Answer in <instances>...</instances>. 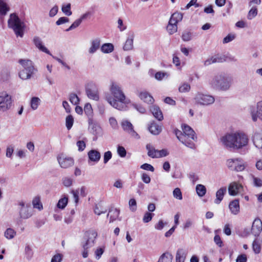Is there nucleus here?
<instances>
[{
    "label": "nucleus",
    "instance_id": "f257e3e1",
    "mask_svg": "<svg viewBox=\"0 0 262 262\" xmlns=\"http://www.w3.org/2000/svg\"><path fill=\"white\" fill-rule=\"evenodd\" d=\"M249 138L247 134L241 131L226 134L220 138V142L226 148L238 150L248 144Z\"/></svg>",
    "mask_w": 262,
    "mask_h": 262
},
{
    "label": "nucleus",
    "instance_id": "f03ea898",
    "mask_svg": "<svg viewBox=\"0 0 262 262\" xmlns=\"http://www.w3.org/2000/svg\"><path fill=\"white\" fill-rule=\"evenodd\" d=\"M110 90L114 98L107 94L105 96V100L113 107L120 111L125 110L126 106L124 104L129 103V101L126 99L125 94L120 85L115 82H112Z\"/></svg>",
    "mask_w": 262,
    "mask_h": 262
},
{
    "label": "nucleus",
    "instance_id": "7ed1b4c3",
    "mask_svg": "<svg viewBox=\"0 0 262 262\" xmlns=\"http://www.w3.org/2000/svg\"><path fill=\"white\" fill-rule=\"evenodd\" d=\"M182 132L179 129L174 130L178 139L187 147L194 149L196 146L194 142L196 141L197 137L194 131L188 125L184 124L182 126Z\"/></svg>",
    "mask_w": 262,
    "mask_h": 262
},
{
    "label": "nucleus",
    "instance_id": "20e7f679",
    "mask_svg": "<svg viewBox=\"0 0 262 262\" xmlns=\"http://www.w3.org/2000/svg\"><path fill=\"white\" fill-rule=\"evenodd\" d=\"M233 82L232 78L224 74H217L209 79L208 84L211 88L216 91H227Z\"/></svg>",
    "mask_w": 262,
    "mask_h": 262
},
{
    "label": "nucleus",
    "instance_id": "39448f33",
    "mask_svg": "<svg viewBox=\"0 0 262 262\" xmlns=\"http://www.w3.org/2000/svg\"><path fill=\"white\" fill-rule=\"evenodd\" d=\"M8 27L13 30L16 36L23 37L26 25L16 13L10 14L8 20Z\"/></svg>",
    "mask_w": 262,
    "mask_h": 262
},
{
    "label": "nucleus",
    "instance_id": "423d86ee",
    "mask_svg": "<svg viewBox=\"0 0 262 262\" xmlns=\"http://www.w3.org/2000/svg\"><path fill=\"white\" fill-rule=\"evenodd\" d=\"M18 62L23 69L19 73V77L23 80L30 79L34 74L35 68L32 61L29 59H19Z\"/></svg>",
    "mask_w": 262,
    "mask_h": 262
},
{
    "label": "nucleus",
    "instance_id": "0eeeda50",
    "mask_svg": "<svg viewBox=\"0 0 262 262\" xmlns=\"http://www.w3.org/2000/svg\"><path fill=\"white\" fill-rule=\"evenodd\" d=\"M194 99L197 104L203 106L211 105L215 101L214 96L201 93L196 94Z\"/></svg>",
    "mask_w": 262,
    "mask_h": 262
},
{
    "label": "nucleus",
    "instance_id": "6e6552de",
    "mask_svg": "<svg viewBox=\"0 0 262 262\" xmlns=\"http://www.w3.org/2000/svg\"><path fill=\"white\" fill-rule=\"evenodd\" d=\"M18 206L19 216L21 219H27L32 216V209L29 204L21 201L18 203Z\"/></svg>",
    "mask_w": 262,
    "mask_h": 262
},
{
    "label": "nucleus",
    "instance_id": "1a4fd4ad",
    "mask_svg": "<svg viewBox=\"0 0 262 262\" xmlns=\"http://www.w3.org/2000/svg\"><path fill=\"white\" fill-rule=\"evenodd\" d=\"M11 105V96L6 92L0 93V111L6 112L10 109Z\"/></svg>",
    "mask_w": 262,
    "mask_h": 262
},
{
    "label": "nucleus",
    "instance_id": "9d476101",
    "mask_svg": "<svg viewBox=\"0 0 262 262\" xmlns=\"http://www.w3.org/2000/svg\"><path fill=\"white\" fill-rule=\"evenodd\" d=\"M85 92L89 98L95 101L99 100L98 90L95 83L93 82L88 83L85 87Z\"/></svg>",
    "mask_w": 262,
    "mask_h": 262
},
{
    "label": "nucleus",
    "instance_id": "9b49d317",
    "mask_svg": "<svg viewBox=\"0 0 262 262\" xmlns=\"http://www.w3.org/2000/svg\"><path fill=\"white\" fill-rule=\"evenodd\" d=\"M57 161L62 168H68L72 166L74 164V159L63 154H60L57 156Z\"/></svg>",
    "mask_w": 262,
    "mask_h": 262
},
{
    "label": "nucleus",
    "instance_id": "f8f14e48",
    "mask_svg": "<svg viewBox=\"0 0 262 262\" xmlns=\"http://www.w3.org/2000/svg\"><path fill=\"white\" fill-rule=\"evenodd\" d=\"M97 236V232L95 230H89L85 232L84 239L85 242L82 244L85 246L92 247L95 244V241Z\"/></svg>",
    "mask_w": 262,
    "mask_h": 262
},
{
    "label": "nucleus",
    "instance_id": "ddd939ff",
    "mask_svg": "<svg viewBox=\"0 0 262 262\" xmlns=\"http://www.w3.org/2000/svg\"><path fill=\"white\" fill-rule=\"evenodd\" d=\"M121 125L124 132L136 139L140 138L139 135L134 129V126L130 122L127 120H123L121 123Z\"/></svg>",
    "mask_w": 262,
    "mask_h": 262
},
{
    "label": "nucleus",
    "instance_id": "4468645a",
    "mask_svg": "<svg viewBox=\"0 0 262 262\" xmlns=\"http://www.w3.org/2000/svg\"><path fill=\"white\" fill-rule=\"evenodd\" d=\"M251 114L253 121H256L258 118L262 120V101H258L256 107H251Z\"/></svg>",
    "mask_w": 262,
    "mask_h": 262
},
{
    "label": "nucleus",
    "instance_id": "2eb2a0df",
    "mask_svg": "<svg viewBox=\"0 0 262 262\" xmlns=\"http://www.w3.org/2000/svg\"><path fill=\"white\" fill-rule=\"evenodd\" d=\"M262 231V222L258 219H255L253 223L251 229V233L255 237H258Z\"/></svg>",
    "mask_w": 262,
    "mask_h": 262
},
{
    "label": "nucleus",
    "instance_id": "dca6fc26",
    "mask_svg": "<svg viewBox=\"0 0 262 262\" xmlns=\"http://www.w3.org/2000/svg\"><path fill=\"white\" fill-rule=\"evenodd\" d=\"M33 42L35 47L40 51L46 53V54L52 55L50 51L42 44L41 39L38 36H34L33 39Z\"/></svg>",
    "mask_w": 262,
    "mask_h": 262
},
{
    "label": "nucleus",
    "instance_id": "f3484780",
    "mask_svg": "<svg viewBox=\"0 0 262 262\" xmlns=\"http://www.w3.org/2000/svg\"><path fill=\"white\" fill-rule=\"evenodd\" d=\"M243 189V186L235 182L230 184L228 187V192L230 195H236L241 192Z\"/></svg>",
    "mask_w": 262,
    "mask_h": 262
},
{
    "label": "nucleus",
    "instance_id": "a211bd4d",
    "mask_svg": "<svg viewBox=\"0 0 262 262\" xmlns=\"http://www.w3.org/2000/svg\"><path fill=\"white\" fill-rule=\"evenodd\" d=\"M226 58L225 55L217 54L206 59L204 64L205 66H208L214 63L223 62L226 61Z\"/></svg>",
    "mask_w": 262,
    "mask_h": 262
},
{
    "label": "nucleus",
    "instance_id": "6ab92c4d",
    "mask_svg": "<svg viewBox=\"0 0 262 262\" xmlns=\"http://www.w3.org/2000/svg\"><path fill=\"white\" fill-rule=\"evenodd\" d=\"M134 37L135 35L133 32H130L128 33L127 38L123 48L124 51H129L133 49Z\"/></svg>",
    "mask_w": 262,
    "mask_h": 262
},
{
    "label": "nucleus",
    "instance_id": "aec40b11",
    "mask_svg": "<svg viewBox=\"0 0 262 262\" xmlns=\"http://www.w3.org/2000/svg\"><path fill=\"white\" fill-rule=\"evenodd\" d=\"M101 40L99 38H96L91 40V46L89 49V53L91 54L95 53L100 47Z\"/></svg>",
    "mask_w": 262,
    "mask_h": 262
},
{
    "label": "nucleus",
    "instance_id": "412c9836",
    "mask_svg": "<svg viewBox=\"0 0 262 262\" xmlns=\"http://www.w3.org/2000/svg\"><path fill=\"white\" fill-rule=\"evenodd\" d=\"M229 208L232 214L237 215L240 210L239 203L238 200H234L230 202Z\"/></svg>",
    "mask_w": 262,
    "mask_h": 262
},
{
    "label": "nucleus",
    "instance_id": "4be33fe9",
    "mask_svg": "<svg viewBox=\"0 0 262 262\" xmlns=\"http://www.w3.org/2000/svg\"><path fill=\"white\" fill-rule=\"evenodd\" d=\"M187 254L186 250L179 248L178 249L176 255V262H184Z\"/></svg>",
    "mask_w": 262,
    "mask_h": 262
},
{
    "label": "nucleus",
    "instance_id": "5701e85b",
    "mask_svg": "<svg viewBox=\"0 0 262 262\" xmlns=\"http://www.w3.org/2000/svg\"><path fill=\"white\" fill-rule=\"evenodd\" d=\"M150 110L154 116L159 121H161L163 119V116L160 108L156 105H152L150 107Z\"/></svg>",
    "mask_w": 262,
    "mask_h": 262
},
{
    "label": "nucleus",
    "instance_id": "b1692460",
    "mask_svg": "<svg viewBox=\"0 0 262 262\" xmlns=\"http://www.w3.org/2000/svg\"><path fill=\"white\" fill-rule=\"evenodd\" d=\"M88 156L90 161L97 163L99 161L101 155L98 151L92 149L88 152Z\"/></svg>",
    "mask_w": 262,
    "mask_h": 262
},
{
    "label": "nucleus",
    "instance_id": "393cba45",
    "mask_svg": "<svg viewBox=\"0 0 262 262\" xmlns=\"http://www.w3.org/2000/svg\"><path fill=\"white\" fill-rule=\"evenodd\" d=\"M227 191L226 187H222L216 192V199L214 200V203L219 204L222 200Z\"/></svg>",
    "mask_w": 262,
    "mask_h": 262
},
{
    "label": "nucleus",
    "instance_id": "a878e982",
    "mask_svg": "<svg viewBox=\"0 0 262 262\" xmlns=\"http://www.w3.org/2000/svg\"><path fill=\"white\" fill-rule=\"evenodd\" d=\"M253 142L258 148H262V134L255 133L253 136Z\"/></svg>",
    "mask_w": 262,
    "mask_h": 262
},
{
    "label": "nucleus",
    "instance_id": "bb28decb",
    "mask_svg": "<svg viewBox=\"0 0 262 262\" xmlns=\"http://www.w3.org/2000/svg\"><path fill=\"white\" fill-rule=\"evenodd\" d=\"M120 211L117 208H111L109 209L107 216H110V222L112 223L119 216Z\"/></svg>",
    "mask_w": 262,
    "mask_h": 262
},
{
    "label": "nucleus",
    "instance_id": "cd10ccee",
    "mask_svg": "<svg viewBox=\"0 0 262 262\" xmlns=\"http://www.w3.org/2000/svg\"><path fill=\"white\" fill-rule=\"evenodd\" d=\"M139 96L141 100L147 103L152 104L154 101L153 97L147 92H141Z\"/></svg>",
    "mask_w": 262,
    "mask_h": 262
},
{
    "label": "nucleus",
    "instance_id": "c85d7f7f",
    "mask_svg": "<svg viewBox=\"0 0 262 262\" xmlns=\"http://www.w3.org/2000/svg\"><path fill=\"white\" fill-rule=\"evenodd\" d=\"M10 10V7L5 0H0V15L5 16Z\"/></svg>",
    "mask_w": 262,
    "mask_h": 262
},
{
    "label": "nucleus",
    "instance_id": "c756f323",
    "mask_svg": "<svg viewBox=\"0 0 262 262\" xmlns=\"http://www.w3.org/2000/svg\"><path fill=\"white\" fill-rule=\"evenodd\" d=\"M172 255L168 252H165L160 256L157 262H172Z\"/></svg>",
    "mask_w": 262,
    "mask_h": 262
},
{
    "label": "nucleus",
    "instance_id": "7c9ffc66",
    "mask_svg": "<svg viewBox=\"0 0 262 262\" xmlns=\"http://www.w3.org/2000/svg\"><path fill=\"white\" fill-rule=\"evenodd\" d=\"M148 130L153 135H158L161 132V127L155 122L150 124L148 127Z\"/></svg>",
    "mask_w": 262,
    "mask_h": 262
},
{
    "label": "nucleus",
    "instance_id": "2f4dec72",
    "mask_svg": "<svg viewBox=\"0 0 262 262\" xmlns=\"http://www.w3.org/2000/svg\"><path fill=\"white\" fill-rule=\"evenodd\" d=\"M183 16V15L182 13L176 12L171 15L169 21L172 22V23L177 24L179 22L182 20Z\"/></svg>",
    "mask_w": 262,
    "mask_h": 262
},
{
    "label": "nucleus",
    "instance_id": "473e14b6",
    "mask_svg": "<svg viewBox=\"0 0 262 262\" xmlns=\"http://www.w3.org/2000/svg\"><path fill=\"white\" fill-rule=\"evenodd\" d=\"M146 149L148 150L147 155L152 158H157L158 150L156 149L150 144H147Z\"/></svg>",
    "mask_w": 262,
    "mask_h": 262
},
{
    "label": "nucleus",
    "instance_id": "72a5a7b5",
    "mask_svg": "<svg viewBox=\"0 0 262 262\" xmlns=\"http://www.w3.org/2000/svg\"><path fill=\"white\" fill-rule=\"evenodd\" d=\"M101 50L104 53H111L114 50V46L111 43H104L101 47Z\"/></svg>",
    "mask_w": 262,
    "mask_h": 262
},
{
    "label": "nucleus",
    "instance_id": "f704fd0d",
    "mask_svg": "<svg viewBox=\"0 0 262 262\" xmlns=\"http://www.w3.org/2000/svg\"><path fill=\"white\" fill-rule=\"evenodd\" d=\"M32 205L34 208H37L39 210L42 209L43 206L40 202V198L39 196H36L32 200Z\"/></svg>",
    "mask_w": 262,
    "mask_h": 262
},
{
    "label": "nucleus",
    "instance_id": "c9c22d12",
    "mask_svg": "<svg viewBox=\"0 0 262 262\" xmlns=\"http://www.w3.org/2000/svg\"><path fill=\"white\" fill-rule=\"evenodd\" d=\"M40 103V99L37 97H33L30 101L31 107L33 110H36Z\"/></svg>",
    "mask_w": 262,
    "mask_h": 262
},
{
    "label": "nucleus",
    "instance_id": "e433bc0d",
    "mask_svg": "<svg viewBox=\"0 0 262 262\" xmlns=\"http://www.w3.org/2000/svg\"><path fill=\"white\" fill-rule=\"evenodd\" d=\"M247 166V164L246 163H244L241 159L238 158L237 165L236 166L234 171L237 172L242 171L245 169Z\"/></svg>",
    "mask_w": 262,
    "mask_h": 262
},
{
    "label": "nucleus",
    "instance_id": "4c0bfd02",
    "mask_svg": "<svg viewBox=\"0 0 262 262\" xmlns=\"http://www.w3.org/2000/svg\"><path fill=\"white\" fill-rule=\"evenodd\" d=\"M238 159H230L227 161V166L231 170L234 171L237 165Z\"/></svg>",
    "mask_w": 262,
    "mask_h": 262
},
{
    "label": "nucleus",
    "instance_id": "58836bf2",
    "mask_svg": "<svg viewBox=\"0 0 262 262\" xmlns=\"http://www.w3.org/2000/svg\"><path fill=\"white\" fill-rule=\"evenodd\" d=\"M25 253L27 259L28 260H31L33 256V251L31 247L29 245H26L25 248Z\"/></svg>",
    "mask_w": 262,
    "mask_h": 262
},
{
    "label": "nucleus",
    "instance_id": "ea45409f",
    "mask_svg": "<svg viewBox=\"0 0 262 262\" xmlns=\"http://www.w3.org/2000/svg\"><path fill=\"white\" fill-rule=\"evenodd\" d=\"M196 191L199 196L202 197L206 194V189L205 186L198 184L196 186Z\"/></svg>",
    "mask_w": 262,
    "mask_h": 262
},
{
    "label": "nucleus",
    "instance_id": "a19ab883",
    "mask_svg": "<svg viewBox=\"0 0 262 262\" xmlns=\"http://www.w3.org/2000/svg\"><path fill=\"white\" fill-rule=\"evenodd\" d=\"M178 30L177 24L172 23L169 21L168 24L167 26V30L170 34H172L176 32Z\"/></svg>",
    "mask_w": 262,
    "mask_h": 262
},
{
    "label": "nucleus",
    "instance_id": "79ce46f5",
    "mask_svg": "<svg viewBox=\"0 0 262 262\" xmlns=\"http://www.w3.org/2000/svg\"><path fill=\"white\" fill-rule=\"evenodd\" d=\"M71 5L70 3L67 4L66 5L63 4L61 7V10L62 12L67 16H70L72 14V12L71 10Z\"/></svg>",
    "mask_w": 262,
    "mask_h": 262
},
{
    "label": "nucleus",
    "instance_id": "37998d69",
    "mask_svg": "<svg viewBox=\"0 0 262 262\" xmlns=\"http://www.w3.org/2000/svg\"><path fill=\"white\" fill-rule=\"evenodd\" d=\"M68 202V198L67 196H64L63 198L60 199L57 204V207L59 208L63 209L67 205Z\"/></svg>",
    "mask_w": 262,
    "mask_h": 262
},
{
    "label": "nucleus",
    "instance_id": "c03bdc74",
    "mask_svg": "<svg viewBox=\"0 0 262 262\" xmlns=\"http://www.w3.org/2000/svg\"><path fill=\"white\" fill-rule=\"evenodd\" d=\"M107 211L106 209L103 208L100 204L96 205L94 208V212L95 214L99 215L101 213H104Z\"/></svg>",
    "mask_w": 262,
    "mask_h": 262
},
{
    "label": "nucleus",
    "instance_id": "a18cd8bd",
    "mask_svg": "<svg viewBox=\"0 0 262 262\" xmlns=\"http://www.w3.org/2000/svg\"><path fill=\"white\" fill-rule=\"evenodd\" d=\"M16 234V232L12 228H8L5 232V236L7 239L13 238Z\"/></svg>",
    "mask_w": 262,
    "mask_h": 262
},
{
    "label": "nucleus",
    "instance_id": "49530a36",
    "mask_svg": "<svg viewBox=\"0 0 262 262\" xmlns=\"http://www.w3.org/2000/svg\"><path fill=\"white\" fill-rule=\"evenodd\" d=\"M74 118L72 115H68L66 119V125L68 130L70 129L73 124Z\"/></svg>",
    "mask_w": 262,
    "mask_h": 262
},
{
    "label": "nucleus",
    "instance_id": "de8ad7c7",
    "mask_svg": "<svg viewBox=\"0 0 262 262\" xmlns=\"http://www.w3.org/2000/svg\"><path fill=\"white\" fill-rule=\"evenodd\" d=\"M69 100L74 105H77L79 101V98L75 93H71L69 95Z\"/></svg>",
    "mask_w": 262,
    "mask_h": 262
},
{
    "label": "nucleus",
    "instance_id": "09e8293b",
    "mask_svg": "<svg viewBox=\"0 0 262 262\" xmlns=\"http://www.w3.org/2000/svg\"><path fill=\"white\" fill-rule=\"evenodd\" d=\"M257 14V9L255 7H252L248 12L247 18L248 19H252Z\"/></svg>",
    "mask_w": 262,
    "mask_h": 262
},
{
    "label": "nucleus",
    "instance_id": "8fccbe9b",
    "mask_svg": "<svg viewBox=\"0 0 262 262\" xmlns=\"http://www.w3.org/2000/svg\"><path fill=\"white\" fill-rule=\"evenodd\" d=\"M190 90V85L187 83H184L181 84L179 88V91L180 93L188 92Z\"/></svg>",
    "mask_w": 262,
    "mask_h": 262
},
{
    "label": "nucleus",
    "instance_id": "3c124183",
    "mask_svg": "<svg viewBox=\"0 0 262 262\" xmlns=\"http://www.w3.org/2000/svg\"><path fill=\"white\" fill-rule=\"evenodd\" d=\"M251 178L253 180V185L257 187H260L262 186V179L256 177L254 175H251Z\"/></svg>",
    "mask_w": 262,
    "mask_h": 262
},
{
    "label": "nucleus",
    "instance_id": "603ef678",
    "mask_svg": "<svg viewBox=\"0 0 262 262\" xmlns=\"http://www.w3.org/2000/svg\"><path fill=\"white\" fill-rule=\"evenodd\" d=\"M252 248L254 252L255 253L258 254L260 252L261 247L260 245L258 243L256 238L253 242Z\"/></svg>",
    "mask_w": 262,
    "mask_h": 262
},
{
    "label": "nucleus",
    "instance_id": "864d4df0",
    "mask_svg": "<svg viewBox=\"0 0 262 262\" xmlns=\"http://www.w3.org/2000/svg\"><path fill=\"white\" fill-rule=\"evenodd\" d=\"M173 197L179 200H181L183 199L182 194L180 188H176L173 191Z\"/></svg>",
    "mask_w": 262,
    "mask_h": 262
},
{
    "label": "nucleus",
    "instance_id": "5fc2aeb1",
    "mask_svg": "<svg viewBox=\"0 0 262 262\" xmlns=\"http://www.w3.org/2000/svg\"><path fill=\"white\" fill-rule=\"evenodd\" d=\"M73 179L69 177H64L62 179V184L67 187H69L72 185Z\"/></svg>",
    "mask_w": 262,
    "mask_h": 262
},
{
    "label": "nucleus",
    "instance_id": "6e6d98bb",
    "mask_svg": "<svg viewBox=\"0 0 262 262\" xmlns=\"http://www.w3.org/2000/svg\"><path fill=\"white\" fill-rule=\"evenodd\" d=\"M117 153L120 157L123 158L126 156V151L124 147L118 145L117 147Z\"/></svg>",
    "mask_w": 262,
    "mask_h": 262
},
{
    "label": "nucleus",
    "instance_id": "4d7b16f0",
    "mask_svg": "<svg viewBox=\"0 0 262 262\" xmlns=\"http://www.w3.org/2000/svg\"><path fill=\"white\" fill-rule=\"evenodd\" d=\"M153 215H154L153 213H150L148 212H146L144 214V216L143 217V222L145 223H148L149 222H150L151 220V219L153 217Z\"/></svg>",
    "mask_w": 262,
    "mask_h": 262
},
{
    "label": "nucleus",
    "instance_id": "13d9d810",
    "mask_svg": "<svg viewBox=\"0 0 262 262\" xmlns=\"http://www.w3.org/2000/svg\"><path fill=\"white\" fill-rule=\"evenodd\" d=\"M104 251V248H97L95 251V258L96 259L99 260Z\"/></svg>",
    "mask_w": 262,
    "mask_h": 262
},
{
    "label": "nucleus",
    "instance_id": "bf43d9fd",
    "mask_svg": "<svg viewBox=\"0 0 262 262\" xmlns=\"http://www.w3.org/2000/svg\"><path fill=\"white\" fill-rule=\"evenodd\" d=\"M182 38L184 41H188L191 39V33L190 32L184 31L182 35Z\"/></svg>",
    "mask_w": 262,
    "mask_h": 262
},
{
    "label": "nucleus",
    "instance_id": "052dcab7",
    "mask_svg": "<svg viewBox=\"0 0 262 262\" xmlns=\"http://www.w3.org/2000/svg\"><path fill=\"white\" fill-rule=\"evenodd\" d=\"M235 38V35L232 34H229L227 36L224 38L223 42V43H228L233 40H234Z\"/></svg>",
    "mask_w": 262,
    "mask_h": 262
},
{
    "label": "nucleus",
    "instance_id": "680f3d73",
    "mask_svg": "<svg viewBox=\"0 0 262 262\" xmlns=\"http://www.w3.org/2000/svg\"><path fill=\"white\" fill-rule=\"evenodd\" d=\"M129 206L130 207V209L132 211H135L137 209V203L136 201L134 199H131L129 201Z\"/></svg>",
    "mask_w": 262,
    "mask_h": 262
},
{
    "label": "nucleus",
    "instance_id": "e2e57ef3",
    "mask_svg": "<svg viewBox=\"0 0 262 262\" xmlns=\"http://www.w3.org/2000/svg\"><path fill=\"white\" fill-rule=\"evenodd\" d=\"M81 22L80 21V20H79V19H76L72 25L71 26L66 30V31H69L70 30H72L73 29H74L78 27Z\"/></svg>",
    "mask_w": 262,
    "mask_h": 262
},
{
    "label": "nucleus",
    "instance_id": "0e129e2a",
    "mask_svg": "<svg viewBox=\"0 0 262 262\" xmlns=\"http://www.w3.org/2000/svg\"><path fill=\"white\" fill-rule=\"evenodd\" d=\"M62 257L63 256L61 254L57 253L52 257L51 262H61Z\"/></svg>",
    "mask_w": 262,
    "mask_h": 262
},
{
    "label": "nucleus",
    "instance_id": "69168bd1",
    "mask_svg": "<svg viewBox=\"0 0 262 262\" xmlns=\"http://www.w3.org/2000/svg\"><path fill=\"white\" fill-rule=\"evenodd\" d=\"M140 168L144 170H149L151 172H153L155 170L154 167L151 165L148 164V163H144V164H142L140 166Z\"/></svg>",
    "mask_w": 262,
    "mask_h": 262
},
{
    "label": "nucleus",
    "instance_id": "338daca9",
    "mask_svg": "<svg viewBox=\"0 0 262 262\" xmlns=\"http://www.w3.org/2000/svg\"><path fill=\"white\" fill-rule=\"evenodd\" d=\"M109 122L112 128L114 129H117L118 128V122L114 117H111L109 119Z\"/></svg>",
    "mask_w": 262,
    "mask_h": 262
},
{
    "label": "nucleus",
    "instance_id": "774afa93",
    "mask_svg": "<svg viewBox=\"0 0 262 262\" xmlns=\"http://www.w3.org/2000/svg\"><path fill=\"white\" fill-rule=\"evenodd\" d=\"M247 257L245 254L238 255L236 259V262H247Z\"/></svg>",
    "mask_w": 262,
    "mask_h": 262
}]
</instances>
